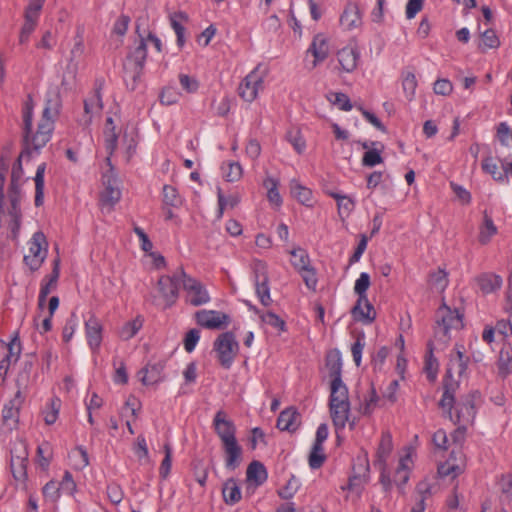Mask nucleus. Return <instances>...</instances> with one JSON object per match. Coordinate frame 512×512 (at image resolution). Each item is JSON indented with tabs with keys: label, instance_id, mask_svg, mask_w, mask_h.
Instances as JSON below:
<instances>
[{
	"label": "nucleus",
	"instance_id": "obj_1",
	"mask_svg": "<svg viewBox=\"0 0 512 512\" xmlns=\"http://www.w3.org/2000/svg\"><path fill=\"white\" fill-rule=\"evenodd\" d=\"M212 426L222 444L225 467L233 471L243 460V449L236 438V426L224 410L215 413Z\"/></svg>",
	"mask_w": 512,
	"mask_h": 512
},
{
	"label": "nucleus",
	"instance_id": "obj_2",
	"mask_svg": "<svg viewBox=\"0 0 512 512\" xmlns=\"http://www.w3.org/2000/svg\"><path fill=\"white\" fill-rule=\"evenodd\" d=\"M21 155L18 157V159L15 161L12 167L11 172V183L9 186V203L10 207L8 209V215L10 217V229L12 233V238L16 239L20 230L21 226V209H20V200H21V190L20 186L22 183V177H23V169H22V163H21Z\"/></svg>",
	"mask_w": 512,
	"mask_h": 512
},
{
	"label": "nucleus",
	"instance_id": "obj_3",
	"mask_svg": "<svg viewBox=\"0 0 512 512\" xmlns=\"http://www.w3.org/2000/svg\"><path fill=\"white\" fill-rule=\"evenodd\" d=\"M436 326L434 328L435 338L446 344L451 329H459L463 326V315L457 309H451L444 302L436 311Z\"/></svg>",
	"mask_w": 512,
	"mask_h": 512
},
{
	"label": "nucleus",
	"instance_id": "obj_4",
	"mask_svg": "<svg viewBox=\"0 0 512 512\" xmlns=\"http://www.w3.org/2000/svg\"><path fill=\"white\" fill-rule=\"evenodd\" d=\"M136 32L140 37L139 44L128 53L123 65L125 75L131 77L133 80L132 89L135 88L137 81L142 75L147 58V43L145 41V37L139 31L138 25L136 27Z\"/></svg>",
	"mask_w": 512,
	"mask_h": 512
},
{
	"label": "nucleus",
	"instance_id": "obj_5",
	"mask_svg": "<svg viewBox=\"0 0 512 512\" xmlns=\"http://www.w3.org/2000/svg\"><path fill=\"white\" fill-rule=\"evenodd\" d=\"M213 349L217 353L221 366L229 369L237 355L239 345L232 332H224L214 341Z\"/></svg>",
	"mask_w": 512,
	"mask_h": 512
},
{
	"label": "nucleus",
	"instance_id": "obj_6",
	"mask_svg": "<svg viewBox=\"0 0 512 512\" xmlns=\"http://www.w3.org/2000/svg\"><path fill=\"white\" fill-rule=\"evenodd\" d=\"M104 79L98 78L94 83V90L91 95L84 100V113L78 119L80 126L87 128L91 125L93 117L99 115L103 109L102 90Z\"/></svg>",
	"mask_w": 512,
	"mask_h": 512
},
{
	"label": "nucleus",
	"instance_id": "obj_7",
	"mask_svg": "<svg viewBox=\"0 0 512 512\" xmlns=\"http://www.w3.org/2000/svg\"><path fill=\"white\" fill-rule=\"evenodd\" d=\"M54 129V122L44 120L39 122L37 131L34 134L24 133L25 147L21 152V156L25 154L31 155L32 151L39 152L50 140L52 131Z\"/></svg>",
	"mask_w": 512,
	"mask_h": 512
},
{
	"label": "nucleus",
	"instance_id": "obj_8",
	"mask_svg": "<svg viewBox=\"0 0 512 512\" xmlns=\"http://www.w3.org/2000/svg\"><path fill=\"white\" fill-rule=\"evenodd\" d=\"M478 397L479 393L475 391L463 396L458 402L455 401L452 409L453 419L450 420L463 427L472 423L476 414L475 400Z\"/></svg>",
	"mask_w": 512,
	"mask_h": 512
},
{
	"label": "nucleus",
	"instance_id": "obj_9",
	"mask_svg": "<svg viewBox=\"0 0 512 512\" xmlns=\"http://www.w3.org/2000/svg\"><path fill=\"white\" fill-rule=\"evenodd\" d=\"M183 278V289L186 293V302L194 307L205 305L210 302V295L206 287L197 279L187 275L181 268Z\"/></svg>",
	"mask_w": 512,
	"mask_h": 512
},
{
	"label": "nucleus",
	"instance_id": "obj_10",
	"mask_svg": "<svg viewBox=\"0 0 512 512\" xmlns=\"http://www.w3.org/2000/svg\"><path fill=\"white\" fill-rule=\"evenodd\" d=\"M252 270L254 274L255 293L263 306H270L273 300L270 295L267 265L261 260H255L252 264Z\"/></svg>",
	"mask_w": 512,
	"mask_h": 512
},
{
	"label": "nucleus",
	"instance_id": "obj_11",
	"mask_svg": "<svg viewBox=\"0 0 512 512\" xmlns=\"http://www.w3.org/2000/svg\"><path fill=\"white\" fill-rule=\"evenodd\" d=\"M28 245L29 253L24 256V262L34 272L41 267L47 256L45 235L42 232L34 233Z\"/></svg>",
	"mask_w": 512,
	"mask_h": 512
},
{
	"label": "nucleus",
	"instance_id": "obj_12",
	"mask_svg": "<svg viewBox=\"0 0 512 512\" xmlns=\"http://www.w3.org/2000/svg\"><path fill=\"white\" fill-rule=\"evenodd\" d=\"M265 74L260 67H255L239 84L238 94L246 102H253L259 91L264 88Z\"/></svg>",
	"mask_w": 512,
	"mask_h": 512
},
{
	"label": "nucleus",
	"instance_id": "obj_13",
	"mask_svg": "<svg viewBox=\"0 0 512 512\" xmlns=\"http://www.w3.org/2000/svg\"><path fill=\"white\" fill-rule=\"evenodd\" d=\"M158 291L163 298L165 307H171L176 303L179 296L180 284L183 285L181 268L173 275H163L158 279Z\"/></svg>",
	"mask_w": 512,
	"mask_h": 512
},
{
	"label": "nucleus",
	"instance_id": "obj_14",
	"mask_svg": "<svg viewBox=\"0 0 512 512\" xmlns=\"http://www.w3.org/2000/svg\"><path fill=\"white\" fill-rule=\"evenodd\" d=\"M466 468V458L461 450H452L449 458L438 466V474L441 477L450 476L456 478L464 472Z\"/></svg>",
	"mask_w": 512,
	"mask_h": 512
},
{
	"label": "nucleus",
	"instance_id": "obj_15",
	"mask_svg": "<svg viewBox=\"0 0 512 512\" xmlns=\"http://www.w3.org/2000/svg\"><path fill=\"white\" fill-rule=\"evenodd\" d=\"M459 389V380L446 374L443 379V395L439 402L440 408L447 412L449 419H453L452 409L455 404L456 392Z\"/></svg>",
	"mask_w": 512,
	"mask_h": 512
},
{
	"label": "nucleus",
	"instance_id": "obj_16",
	"mask_svg": "<svg viewBox=\"0 0 512 512\" xmlns=\"http://www.w3.org/2000/svg\"><path fill=\"white\" fill-rule=\"evenodd\" d=\"M116 120H119V116L115 112L113 115L108 114L105 120L104 125V140H105V148L108 153L106 161L108 165L111 166L110 156L115 152L118 143L119 132L117 131V126L115 124Z\"/></svg>",
	"mask_w": 512,
	"mask_h": 512
},
{
	"label": "nucleus",
	"instance_id": "obj_17",
	"mask_svg": "<svg viewBox=\"0 0 512 512\" xmlns=\"http://www.w3.org/2000/svg\"><path fill=\"white\" fill-rule=\"evenodd\" d=\"M103 185L104 190L101 193V201L113 207L121 198V190L112 167L108 173L103 175Z\"/></svg>",
	"mask_w": 512,
	"mask_h": 512
},
{
	"label": "nucleus",
	"instance_id": "obj_18",
	"mask_svg": "<svg viewBox=\"0 0 512 512\" xmlns=\"http://www.w3.org/2000/svg\"><path fill=\"white\" fill-rule=\"evenodd\" d=\"M393 450V441L390 432L386 431L382 433L377 452L376 460L374 465L381 471V481L383 484L386 482V476L384 474L386 469V461Z\"/></svg>",
	"mask_w": 512,
	"mask_h": 512
},
{
	"label": "nucleus",
	"instance_id": "obj_19",
	"mask_svg": "<svg viewBox=\"0 0 512 512\" xmlns=\"http://www.w3.org/2000/svg\"><path fill=\"white\" fill-rule=\"evenodd\" d=\"M196 322L208 329H219L229 321V316L215 310H199L195 313Z\"/></svg>",
	"mask_w": 512,
	"mask_h": 512
},
{
	"label": "nucleus",
	"instance_id": "obj_20",
	"mask_svg": "<svg viewBox=\"0 0 512 512\" xmlns=\"http://www.w3.org/2000/svg\"><path fill=\"white\" fill-rule=\"evenodd\" d=\"M337 59L341 70L351 73L357 68L360 52L355 44H349L337 52Z\"/></svg>",
	"mask_w": 512,
	"mask_h": 512
},
{
	"label": "nucleus",
	"instance_id": "obj_21",
	"mask_svg": "<svg viewBox=\"0 0 512 512\" xmlns=\"http://www.w3.org/2000/svg\"><path fill=\"white\" fill-rule=\"evenodd\" d=\"M467 363L468 358L464 355L463 345L456 344L450 353L446 374L457 375L460 378L467 370Z\"/></svg>",
	"mask_w": 512,
	"mask_h": 512
},
{
	"label": "nucleus",
	"instance_id": "obj_22",
	"mask_svg": "<svg viewBox=\"0 0 512 512\" xmlns=\"http://www.w3.org/2000/svg\"><path fill=\"white\" fill-rule=\"evenodd\" d=\"M41 9L27 5L24 11V24L19 35L20 44H26L38 24Z\"/></svg>",
	"mask_w": 512,
	"mask_h": 512
},
{
	"label": "nucleus",
	"instance_id": "obj_23",
	"mask_svg": "<svg viewBox=\"0 0 512 512\" xmlns=\"http://www.w3.org/2000/svg\"><path fill=\"white\" fill-rule=\"evenodd\" d=\"M60 260L59 258H56L54 260V267L49 276H46L42 280L39 296H38V306L42 308L45 304L47 296L50 294V292L55 289L57 285V281L60 275V268H59Z\"/></svg>",
	"mask_w": 512,
	"mask_h": 512
},
{
	"label": "nucleus",
	"instance_id": "obj_24",
	"mask_svg": "<svg viewBox=\"0 0 512 512\" xmlns=\"http://www.w3.org/2000/svg\"><path fill=\"white\" fill-rule=\"evenodd\" d=\"M307 53H311L314 57L312 68L323 62L329 55L328 43L324 35L317 34L314 36Z\"/></svg>",
	"mask_w": 512,
	"mask_h": 512
},
{
	"label": "nucleus",
	"instance_id": "obj_25",
	"mask_svg": "<svg viewBox=\"0 0 512 512\" xmlns=\"http://www.w3.org/2000/svg\"><path fill=\"white\" fill-rule=\"evenodd\" d=\"M88 345L93 351L99 349L102 342V325L95 316H91L85 323Z\"/></svg>",
	"mask_w": 512,
	"mask_h": 512
},
{
	"label": "nucleus",
	"instance_id": "obj_26",
	"mask_svg": "<svg viewBox=\"0 0 512 512\" xmlns=\"http://www.w3.org/2000/svg\"><path fill=\"white\" fill-rule=\"evenodd\" d=\"M300 425V414L293 407L283 410L277 419V428L281 431L293 432Z\"/></svg>",
	"mask_w": 512,
	"mask_h": 512
},
{
	"label": "nucleus",
	"instance_id": "obj_27",
	"mask_svg": "<svg viewBox=\"0 0 512 512\" xmlns=\"http://www.w3.org/2000/svg\"><path fill=\"white\" fill-rule=\"evenodd\" d=\"M496 365L500 377L506 378L512 373V346L509 342H503Z\"/></svg>",
	"mask_w": 512,
	"mask_h": 512
},
{
	"label": "nucleus",
	"instance_id": "obj_28",
	"mask_svg": "<svg viewBox=\"0 0 512 512\" xmlns=\"http://www.w3.org/2000/svg\"><path fill=\"white\" fill-rule=\"evenodd\" d=\"M329 410L335 429H343L349 420L350 403L330 404Z\"/></svg>",
	"mask_w": 512,
	"mask_h": 512
},
{
	"label": "nucleus",
	"instance_id": "obj_29",
	"mask_svg": "<svg viewBox=\"0 0 512 512\" xmlns=\"http://www.w3.org/2000/svg\"><path fill=\"white\" fill-rule=\"evenodd\" d=\"M325 365L330 381H342V359L339 351H330L326 355Z\"/></svg>",
	"mask_w": 512,
	"mask_h": 512
},
{
	"label": "nucleus",
	"instance_id": "obj_30",
	"mask_svg": "<svg viewBox=\"0 0 512 512\" xmlns=\"http://www.w3.org/2000/svg\"><path fill=\"white\" fill-rule=\"evenodd\" d=\"M477 285L483 294H490L502 286V278L493 273H483L476 278Z\"/></svg>",
	"mask_w": 512,
	"mask_h": 512
},
{
	"label": "nucleus",
	"instance_id": "obj_31",
	"mask_svg": "<svg viewBox=\"0 0 512 512\" xmlns=\"http://www.w3.org/2000/svg\"><path fill=\"white\" fill-rule=\"evenodd\" d=\"M170 25L177 36V45L182 48L185 44V27L183 23L188 22V15L183 11L170 14Z\"/></svg>",
	"mask_w": 512,
	"mask_h": 512
},
{
	"label": "nucleus",
	"instance_id": "obj_32",
	"mask_svg": "<svg viewBox=\"0 0 512 512\" xmlns=\"http://www.w3.org/2000/svg\"><path fill=\"white\" fill-rule=\"evenodd\" d=\"M20 353L21 343L17 335L9 343L0 341V356L5 357L10 364L18 361Z\"/></svg>",
	"mask_w": 512,
	"mask_h": 512
},
{
	"label": "nucleus",
	"instance_id": "obj_33",
	"mask_svg": "<svg viewBox=\"0 0 512 512\" xmlns=\"http://www.w3.org/2000/svg\"><path fill=\"white\" fill-rule=\"evenodd\" d=\"M350 403L348 388L343 381H330V404Z\"/></svg>",
	"mask_w": 512,
	"mask_h": 512
},
{
	"label": "nucleus",
	"instance_id": "obj_34",
	"mask_svg": "<svg viewBox=\"0 0 512 512\" xmlns=\"http://www.w3.org/2000/svg\"><path fill=\"white\" fill-rule=\"evenodd\" d=\"M164 365L161 363L148 364L143 368L139 375H141V381L144 385H152L158 383L162 379V372Z\"/></svg>",
	"mask_w": 512,
	"mask_h": 512
},
{
	"label": "nucleus",
	"instance_id": "obj_35",
	"mask_svg": "<svg viewBox=\"0 0 512 512\" xmlns=\"http://www.w3.org/2000/svg\"><path fill=\"white\" fill-rule=\"evenodd\" d=\"M222 495L227 505H235L241 500V490L235 479L230 478L223 484Z\"/></svg>",
	"mask_w": 512,
	"mask_h": 512
},
{
	"label": "nucleus",
	"instance_id": "obj_36",
	"mask_svg": "<svg viewBox=\"0 0 512 512\" xmlns=\"http://www.w3.org/2000/svg\"><path fill=\"white\" fill-rule=\"evenodd\" d=\"M481 167L483 171L490 174L495 181L505 182L507 180L508 168L503 165V170H500L491 156L483 159Z\"/></svg>",
	"mask_w": 512,
	"mask_h": 512
},
{
	"label": "nucleus",
	"instance_id": "obj_37",
	"mask_svg": "<svg viewBox=\"0 0 512 512\" xmlns=\"http://www.w3.org/2000/svg\"><path fill=\"white\" fill-rule=\"evenodd\" d=\"M370 287V276L366 272H362L359 278L355 281L354 292L358 295L357 302L354 306V311L360 310V305L366 301L367 290Z\"/></svg>",
	"mask_w": 512,
	"mask_h": 512
},
{
	"label": "nucleus",
	"instance_id": "obj_38",
	"mask_svg": "<svg viewBox=\"0 0 512 512\" xmlns=\"http://www.w3.org/2000/svg\"><path fill=\"white\" fill-rule=\"evenodd\" d=\"M246 476L248 481H253L256 485H261L267 480V471L261 462L252 461L248 465Z\"/></svg>",
	"mask_w": 512,
	"mask_h": 512
},
{
	"label": "nucleus",
	"instance_id": "obj_39",
	"mask_svg": "<svg viewBox=\"0 0 512 512\" xmlns=\"http://www.w3.org/2000/svg\"><path fill=\"white\" fill-rule=\"evenodd\" d=\"M433 351L434 342L429 341L427 344V354L425 356L424 371L426 372L427 378L430 381H434L436 379L439 368L438 360L434 357Z\"/></svg>",
	"mask_w": 512,
	"mask_h": 512
},
{
	"label": "nucleus",
	"instance_id": "obj_40",
	"mask_svg": "<svg viewBox=\"0 0 512 512\" xmlns=\"http://www.w3.org/2000/svg\"><path fill=\"white\" fill-rule=\"evenodd\" d=\"M27 454L11 457V472L15 480L25 481L27 478Z\"/></svg>",
	"mask_w": 512,
	"mask_h": 512
},
{
	"label": "nucleus",
	"instance_id": "obj_41",
	"mask_svg": "<svg viewBox=\"0 0 512 512\" xmlns=\"http://www.w3.org/2000/svg\"><path fill=\"white\" fill-rule=\"evenodd\" d=\"M495 234H497V227L495 226L492 217L485 210L483 212V223L480 227L479 233L480 243L487 244Z\"/></svg>",
	"mask_w": 512,
	"mask_h": 512
},
{
	"label": "nucleus",
	"instance_id": "obj_42",
	"mask_svg": "<svg viewBox=\"0 0 512 512\" xmlns=\"http://www.w3.org/2000/svg\"><path fill=\"white\" fill-rule=\"evenodd\" d=\"M290 190L292 196L299 201L301 204L308 207L312 206V191L302 186L296 180L291 181Z\"/></svg>",
	"mask_w": 512,
	"mask_h": 512
},
{
	"label": "nucleus",
	"instance_id": "obj_43",
	"mask_svg": "<svg viewBox=\"0 0 512 512\" xmlns=\"http://www.w3.org/2000/svg\"><path fill=\"white\" fill-rule=\"evenodd\" d=\"M218 198V212L217 218L221 219L226 208H234L240 202V196L238 193L231 194L229 196H225L220 188L217 191Z\"/></svg>",
	"mask_w": 512,
	"mask_h": 512
},
{
	"label": "nucleus",
	"instance_id": "obj_44",
	"mask_svg": "<svg viewBox=\"0 0 512 512\" xmlns=\"http://www.w3.org/2000/svg\"><path fill=\"white\" fill-rule=\"evenodd\" d=\"M351 313L356 320L363 321L367 324L372 323L376 318L375 309L369 302L368 297H366V301H363L362 305H360V310L354 311L353 307Z\"/></svg>",
	"mask_w": 512,
	"mask_h": 512
},
{
	"label": "nucleus",
	"instance_id": "obj_45",
	"mask_svg": "<svg viewBox=\"0 0 512 512\" xmlns=\"http://www.w3.org/2000/svg\"><path fill=\"white\" fill-rule=\"evenodd\" d=\"M340 22L347 29L357 27L361 22L360 12L355 5H349L340 17Z\"/></svg>",
	"mask_w": 512,
	"mask_h": 512
},
{
	"label": "nucleus",
	"instance_id": "obj_46",
	"mask_svg": "<svg viewBox=\"0 0 512 512\" xmlns=\"http://www.w3.org/2000/svg\"><path fill=\"white\" fill-rule=\"evenodd\" d=\"M46 164L42 163L37 167L36 174L34 177L35 181V205L37 207L43 204L44 199V175H45Z\"/></svg>",
	"mask_w": 512,
	"mask_h": 512
},
{
	"label": "nucleus",
	"instance_id": "obj_47",
	"mask_svg": "<svg viewBox=\"0 0 512 512\" xmlns=\"http://www.w3.org/2000/svg\"><path fill=\"white\" fill-rule=\"evenodd\" d=\"M142 326L143 318L141 316H137L135 319L126 322L122 326L119 335L123 340H130L139 332Z\"/></svg>",
	"mask_w": 512,
	"mask_h": 512
},
{
	"label": "nucleus",
	"instance_id": "obj_48",
	"mask_svg": "<svg viewBox=\"0 0 512 512\" xmlns=\"http://www.w3.org/2000/svg\"><path fill=\"white\" fill-rule=\"evenodd\" d=\"M291 264L297 270H302L310 266V258L306 250L298 247L290 251Z\"/></svg>",
	"mask_w": 512,
	"mask_h": 512
},
{
	"label": "nucleus",
	"instance_id": "obj_49",
	"mask_svg": "<svg viewBox=\"0 0 512 512\" xmlns=\"http://www.w3.org/2000/svg\"><path fill=\"white\" fill-rule=\"evenodd\" d=\"M326 455L324 453V448L322 445H318L313 443L311 448L308 463L311 469H319L325 462Z\"/></svg>",
	"mask_w": 512,
	"mask_h": 512
},
{
	"label": "nucleus",
	"instance_id": "obj_50",
	"mask_svg": "<svg viewBox=\"0 0 512 512\" xmlns=\"http://www.w3.org/2000/svg\"><path fill=\"white\" fill-rule=\"evenodd\" d=\"M263 185L268 190V200L276 206H280L282 199L278 191V181L272 177H267L264 180Z\"/></svg>",
	"mask_w": 512,
	"mask_h": 512
},
{
	"label": "nucleus",
	"instance_id": "obj_51",
	"mask_svg": "<svg viewBox=\"0 0 512 512\" xmlns=\"http://www.w3.org/2000/svg\"><path fill=\"white\" fill-rule=\"evenodd\" d=\"M402 87L407 100L411 101L415 96L417 88V79L414 73L407 72L404 74L402 79Z\"/></svg>",
	"mask_w": 512,
	"mask_h": 512
},
{
	"label": "nucleus",
	"instance_id": "obj_52",
	"mask_svg": "<svg viewBox=\"0 0 512 512\" xmlns=\"http://www.w3.org/2000/svg\"><path fill=\"white\" fill-rule=\"evenodd\" d=\"M300 488V481L294 475H291L286 485L282 487L278 494L282 499H291Z\"/></svg>",
	"mask_w": 512,
	"mask_h": 512
},
{
	"label": "nucleus",
	"instance_id": "obj_53",
	"mask_svg": "<svg viewBox=\"0 0 512 512\" xmlns=\"http://www.w3.org/2000/svg\"><path fill=\"white\" fill-rule=\"evenodd\" d=\"M164 450V459L161 462L160 468H159V475L161 478L166 479L170 473L171 465H172V447L170 443H165L163 446Z\"/></svg>",
	"mask_w": 512,
	"mask_h": 512
},
{
	"label": "nucleus",
	"instance_id": "obj_54",
	"mask_svg": "<svg viewBox=\"0 0 512 512\" xmlns=\"http://www.w3.org/2000/svg\"><path fill=\"white\" fill-rule=\"evenodd\" d=\"M429 282L433 289L442 292L448 285L447 273L439 269L430 274Z\"/></svg>",
	"mask_w": 512,
	"mask_h": 512
},
{
	"label": "nucleus",
	"instance_id": "obj_55",
	"mask_svg": "<svg viewBox=\"0 0 512 512\" xmlns=\"http://www.w3.org/2000/svg\"><path fill=\"white\" fill-rule=\"evenodd\" d=\"M60 399H51L46 410L43 411L44 421L47 425H52L56 422L60 409Z\"/></svg>",
	"mask_w": 512,
	"mask_h": 512
},
{
	"label": "nucleus",
	"instance_id": "obj_56",
	"mask_svg": "<svg viewBox=\"0 0 512 512\" xmlns=\"http://www.w3.org/2000/svg\"><path fill=\"white\" fill-rule=\"evenodd\" d=\"M84 51L83 31L78 28L76 36L74 37V45L70 51V61L79 60L83 56Z\"/></svg>",
	"mask_w": 512,
	"mask_h": 512
},
{
	"label": "nucleus",
	"instance_id": "obj_57",
	"mask_svg": "<svg viewBox=\"0 0 512 512\" xmlns=\"http://www.w3.org/2000/svg\"><path fill=\"white\" fill-rule=\"evenodd\" d=\"M223 176L228 182H234L241 178L242 167L238 162H229L226 166L222 167Z\"/></svg>",
	"mask_w": 512,
	"mask_h": 512
},
{
	"label": "nucleus",
	"instance_id": "obj_58",
	"mask_svg": "<svg viewBox=\"0 0 512 512\" xmlns=\"http://www.w3.org/2000/svg\"><path fill=\"white\" fill-rule=\"evenodd\" d=\"M328 100L334 105L338 106V108L343 111H350L353 107L349 97L345 93H330V95L328 96Z\"/></svg>",
	"mask_w": 512,
	"mask_h": 512
},
{
	"label": "nucleus",
	"instance_id": "obj_59",
	"mask_svg": "<svg viewBox=\"0 0 512 512\" xmlns=\"http://www.w3.org/2000/svg\"><path fill=\"white\" fill-rule=\"evenodd\" d=\"M163 202L166 205L177 207L181 204V198L175 187L171 185H164L163 187Z\"/></svg>",
	"mask_w": 512,
	"mask_h": 512
},
{
	"label": "nucleus",
	"instance_id": "obj_60",
	"mask_svg": "<svg viewBox=\"0 0 512 512\" xmlns=\"http://www.w3.org/2000/svg\"><path fill=\"white\" fill-rule=\"evenodd\" d=\"M46 501L55 503L60 497V487L55 481H49L42 489Z\"/></svg>",
	"mask_w": 512,
	"mask_h": 512
},
{
	"label": "nucleus",
	"instance_id": "obj_61",
	"mask_svg": "<svg viewBox=\"0 0 512 512\" xmlns=\"http://www.w3.org/2000/svg\"><path fill=\"white\" fill-rule=\"evenodd\" d=\"M260 318L264 323L280 331H285L286 329L285 321L273 312L262 313Z\"/></svg>",
	"mask_w": 512,
	"mask_h": 512
},
{
	"label": "nucleus",
	"instance_id": "obj_62",
	"mask_svg": "<svg viewBox=\"0 0 512 512\" xmlns=\"http://www.w3.org/2000/svg\"><path fill=\"white\" fill-rule=\"evenodd\" d=\"M130 21L131 19L128 15L121 14L113 24L112 33L123 37L128 30Z\"/></svg>",
	"mask_w": 512,
	"mask_h": 512
},
{
	"label": "nucleus",
	"instance_id": "obj_63",
	"mask_svg": "<svg viewBox=\"0 0 512 512\" xmlns=\"http://www.w3.org/2000/svg\"><path fill=\"white\" fill-rule=\"evenodd\" d=\"M482 45L488 49H496L500 46V40L493 29L485 30L482 35Z\"/></svg>",
	"mask_w": 512,
	"mask_h": 512
},
{
	"label": "nucleus",
	"instance_id": "obj_64",
	"mask_svg": "<svg viewBox=\"0 0 512 512\" xmlns=\"http://www.w3.org/2000/svg\"><path fill=\"white\" fill-rule=\"evenodd\" d=\"M382 162L383 158L381 157L380 150L378 149H370L366 151L362 158V164L366 167H374Z\"/></svg>",
	"mask_w": 512,
	"mask_h": 512
}]
</instances>
